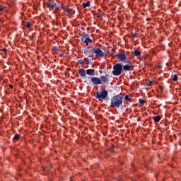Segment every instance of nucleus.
Masks as SVG:
<instances>
[{
	"label": "nucleus",
	"instance_id": "obj_30",
	"mask_svg": "<svg viewBox=\"0 0 181 181\" xmlns=\"http://www.w3.org/2000/svg\"><path fill=\"white\" fill-rule=\"evenodd\" d=\"M10 88H13V85H9Z\"/></svg>",
	"mask_w": 181,
	"mask_h": 181
},
{
	"label": "nucleus",
	"instance_id": "obj_11",
	"mask_svg": "<svg viewBox=\"0 0 181 181\" xmlns=\"http://www.w3.org/2000/svg\"><path fill=\"white\" fill-rule=\"evenodd\" d=\"M100 81H103V83H108V81H110V79L105 76H101Z\"/></svg>",
	"mask_w": 181,
	"mask_h": 181
},
{
	"label": "nucleus",
	"instance_id": "obj_18",
	"mask_svg": "<svg viewBox=\"0 0 181 181\" xmlns=\"http://www.w3.org/2000/svg\"><path fill=\"white\" fill-rule=\"evenodd\" d=\"M82 6H83V8H87V7L90 6V2L87 1L86 3H83Z\"/></svg>",
	"mask_w": 181,
	"mask_h": 181
},
{
	"label": "nucleus",
	"instance_id": "obj_7",
	"mask_svg": "<svg viewBox=\"0 0 181 181\" xmlns=\"http://www.w3.org/2000/svg\"><path fill=\"white\" fill-rule=\"evenodd\" d=\"M90 81H92L93 84H95V86L103 84V81H101V79H100V78L92 77L90 78Z\"/></svg>",
	"mask_w": 181,
	"mask_h": 181
},
{
	"label": "nucleus",
	"instance_id": "obj_31",
	"mask_svg": "<svg viewBox=\"0 0 181 181\" xmlns=\"http://www.w3.org/2000/svg\"><path fill=\"white\" fill-rule=\"evenodd\" d=\"M84 53H85V54H87V52L86 51L84 52Z\"/></svg>",
	"mask_w": 181,
	"mask_h": 181
},
{
	"label": "nucleus",
	"instance_id": "obj_23",
	"mask_svg": "<svg viewBox=\"0 0 181 181\" xmlns=\"http://www.w3.org/2000/svg\"><path fill=\"white\" fill-rule=\"evenodd\" d=\"M30 26H32L30 23V22H26V28H28V29H30Z\"/></svg>",
	"mask_w": 181,
	"mask_h": 181
},
{
	"label": "nucleus",
	"instance_id": "obj_5",
	"mask_svg": "<svg viewBox=\"0 0 181 181\" xmlns=\"http://www.w3.org/2000/svg\"><path fill=\"white\" fill-rule=\"evenodd\" d=\"M45 5H47V8L49 9H55V11H59V8H60L59 6H57V3L50 0L46 1Z\"/></svg>",
	"mask_w": 181,
	"mask_h": 181
},
{
	"label": "nucleus",
	"instance_id": "obj_17",
	"mask_svg": "<svg viewBox=\"0 0 181 181\" xmlns=\"http://www.w3.org/2000/svg\"><path fill=\"white\" fill-rule=\"evenodd\" d=\"M141 53L140 51L135 49L134 50V56H136V57H139V56H141Z\"/></svg>",
	"mask_w": 181,
	"mask_h": 181
},
{
	"label": "nucleus",
	"instance_id": "obj_27",
	"mask_svg": "<svg viewBox=\"0 0 181 181\" xmlns=\"http://www.w3.org/2000/svg\"><path fill=\"white\" fill-rule=\"evenodd\" d=\"M2 11H4V7L0 6V12Z\"/></svg>",
	"mask_w": 181,
	"mask_h": 181
},
{
	"label": "nucleus",
	"instance_id": "obj_1",
	"mask_svg": "<svg viewBox=\"0 0 181 181\" xmlns=\"http://www.w3.org/2000/svg\"><path fill=\"white\" fill-rule=\"evenodd\" d=\"M124 98L119 95H116L111 98V107L112 108H119L122 105Z\"/></svg>",
	"mask_w": 181,
	"mask_h": 181
},
{
	"label": "nucleus",
	"instance_id": "obj_25",
	"mask_svg": "<svg viewBox=\"0 0 181 181\" xmlns=\"http://www.w3.org/2000/svg\"><path fill=\"white\" fill-rule=\"evenodd\" d=\"M153 81H148V86H153Z\"/></svg>",
	"mask_w": 181,
	"mask_h": 181
},
{
	"label": "nucleus",
	"instance_id": "obj_9",
	"mask_svg": "<svg viewBox=\"0 0 181 181\" xmlns=\"http://www.w3.org/2000/svg\"><path fill=\"white\" fill-rule=\"evenodd\" d=\"M86 74H88V76H95V70L94 69H86Z\"/></svg>",
	"mask_w": 181,
	"mask_h": 181
},
{
	"label": "nucleus",
	"instance_id": "obj_16",
	"mask_svg": "<svg viewBox=\"0 0 181 181\" xmlns=\"http://www.w3.org/2000/svg\"><path fill=\"white\" fill-rule=\"evenodd\" d=\"M123 70H125V71H129V70H131V66L130 65H124L123 66Z\"/></svg>",
	"mask_w": 181,
	"mask_h": 181
},
{
	"label": "nucleus",
	"instance_id": "obj_3",
	"mask_svg": "<svg viewBox=\"0 0 181 181\" xmlns=\"http://www.w3.org/2000/svg\"><path fill=\"white\" fill-rule=\"evenodd\" d=\"M122 74V64L117 63L113 66L112 75L121 76Z\"/></svg>",
	"mask_w": 181,
	"mask_h": 181
},
{
	"label": "nucleus",
	"instance_id": "obj_22",
	"mask_svg": "<svg viewBox=\"0 0 181 181\" xmlns=\"http://www.w3.org/2000/svg\"><path fill=\"white\" fill-rule=\"evenodd\" d=\"M178 76L177 74H175L173 77V81H177Z\"/></svg>",
	"mask_w": 181,
	"mask_h": 181
},
{
	"label": "nucleus",
	"instance_id": "obj_12",
	"mask_svg": "<svg viewBox=\"0 0 181 181\" xmlns=\"http://www.w3.org/2000/svg\"><path fill=\"white\" fill-rule=\"evenodd\" d=\"M20 138H21V135L16 134L13 139V142H16V141H19Z\"/></svg>",
	"mask_w": 181,
	"mask_h": 181
},
{
	"label": "nucleus",
	"instance_id": "obj_29",
	"mask_svg": "<svg viewBox=\"0 0 181 181\" xmlns=\"http://www.w3.org/2000/svg\"><path fill=\"white\" fill-rule=\"evenodd\" d=\"M101 16V14L98 13L97 14V18H100Z\"/></svg>",
	"mask_w": 181,
	"mask_h": 181
},
{
	"label": "nucleus",
	"instance_id": "obj_21",
	"mask_svg": "<svg viewBox=\"0 0 181 181\" xmlns=\"http://www.w3.org/2000/svg\"><path fill=\"white\" fill-rule=\"evenodd\" d=\"M83 62L86 64H90V59L88 58H84Z\"/></svg>",
	"mask_w": 181,
	"mask_h": 181
},
{
	"label": "nucleus",
	"instance_id": "obj_8",
	"mask_svg": "<svg viewBox=\"0 0 181 181\" xmlns=\"http://www.w3.org/2000/svg\"><path fill=\"white\" fill-rule=\"evenodd\" d=\"M78 74L79 76H81V77L82 78H83L84 77H86V76H87V72L86 71L83 69V68H80L78 70Z\"/></svg>",
	"mask_w": 181,
	"mask_h": 181
},
{
	"label": "nucleus",
	"instance_id": "obj_20",
	"mask_svg": "<svg viewBox=\"0 0 181 181\" xmlns=\"http://www.w3.org/2000/svg\"><path fill=\"white\" fill-rule=\"evenodd\" d=\"M61 8H62V9H63L64 12H67V8H66L64 4H62Z\"/></svg>",
	"mask_w": 181,
	"mask_h": 181
},
{
	"label": "nucleus",
	"instance_id": "obj_15",
	"mask_svg": "<svg viewBox=\"0 0 181 181\" xmlns=\"http://www.w3.org/2000/svg\"><path fill=\"white\" fill-rule=\"evenodd\" d=\"M124 101H127L129 103H132V99H131V98H129V95H126L124 96Z\"/></svg>",
	"mask_w": 181,
	"mask_h": 181
},
{
	"label": "nucleus",
	"instance_id": "obj_19",
	"mask_svg": "<svg viewBox=\"0 0 181 181\" xmlns=\"http://www.w3.org/2000/svg\"><path fill=\"white\" fill-rule=\"evenodd\" d=\"M139 104L141 105V107H142V106H144L145 103H146V101H145V100H144V99H139Z\"/></svg>",
	"mask_w": 181,
	"mask_h": 181
},
{
	"label": "nucleus",
	"instance_id": "obj_14",
	"mask_svg": "<svg viewBox=\"0 0 181 181\" xmlns=\"http://www.w3.org/2000/svg\"><path fill=\"white\" fill-rule=\"evenodd\" d=\"M160 119H162V117L159 115L153 117L154 122H159V121H160Z\"/></svg>",
	"mask_w": 181,
	"mask_h": 181
},
{
	"label": "nucleus",
	"instance_id": "obj_10",
	"mask_svg": "<svg viewBox=\"0 0 181 181\" xmlns=\"http://www.w3.org/2000/svg\"><path fill=\"white\" fill-rule=\"evenodd\" d=\"M86 46H88L89 43L91 45L93 43V40H91L90 37H87L85 38V40L83 41Z\"/></svg>",
	"mask_w": 181,
	"mask_h": 181
},
{
	"label": "nucleus",
	"instance_id": "obj_6",
	"mask_svg": "<svg viewBox=\"0 0 181 181\" xmlns=\"http://www.w3.org/2000/svg\"><path fill=\"white\" fill-rule=\"evenodd\" d=\"M116 57H117V59H119V60L122 63H125L128 60V58L127 57V54H125V51L117 53L116 54Z\"/></svg>",
	"mask_w": 181,
	"mask_h": 181
},
{
	"label": "nucleus",
	"instance_id": "obj_4",
	"mask_svg": "<svg viewBox=\"0 0 181 181\" xmlns=\"http://www.w3.org/2000/svg\"><path fill=\"white\" fill-rule=\"evenodd\" d=\"M108 95V90H101L96 93L95 98H98L100 101L105 100Z\"/></svg>",
	"mask_w": 181,
	"mask_h": 181
},
{
	"label": "nucleus",
	"instance_id": "obj_24",
	"mask_svg": "<svg viewBox=\"0 0 181 181\" xmlns=\"http://www.w3.org/2000/svg\"><path fill=\"white\" fill-rule=\"evenodd\" d=\"M78 63H79V64L83 65V64H84V60L81 59V60L78 61Z\"/></svg>",
	"mask_w": 181,
	"mask_h": 181
},
{
	"label": "nucleus",
	"instance_id": "obj_2",
	"mask_svg": "<svg viewBox=\"0 0 181 181\" xmlns=\"http://www.w3.org/2000/svg\"><path fill=\"white\" fill-rule=\"evenodd\" d=\"M90 52L92 53H94L96 56V57H101V58H104L105 59L107 57V55H105V54L104 53V52H103V50H101V49L95 47L93 48H92L90 49Z\"/></svg>",
	"mask_w": 181,
	"mask_h": 181
},
{
	"label": "nucleus",
	"instance_id": "obj_32",
	"mask_svg": "<svg viewBox=\"0 0 181 181\" xmlns=\"http://www.w3.org/2000/svg\"><path fill=\"white\" fill-rule=\"evenodd\" d=\"M83 39H84V38H82V39H81L82 42H83Z\"/></svg>",
	"mask_w": 181,
	"mask_h": 181
},
{
	"label": "nucleus",
	"instance_id": "obj_26",
	"mask_svg": "<svg viewBox=\"0 0 181 181\" xmlns=\"http://www.w3.org/2000/svg\"><path fill=\"white\" fill-rule=\"evenodd\" d=\"M2 52H4L5 53H6V52H8V49L6 48H3Z\"/></svg>",
	"mask_w": 181,
	"mask_h": 181
},
{
	"label": "nucleus",
	"instance_id": "obj_13",
	"mask_svg": "<svg viewBox=\"0 0 181 181\" xmlns=\"http://www.w3.org/2000/svg\"><path fill=\"white\" fill-rule=\"evenodd\" d=\"M66 12L69 13V15H74V13H76V11L71 8H67Z\"/></svg>",
	"mask_w": 181,
	"mask_h": 181
},
{
	"label": "nucleus",
	"instance_id": "obj_28",
	"mask_svg": "<svg viewBox=\"0 0 181 181\" xmlns=\"http://www.w3.org/2000/svg\"><path fill=\"white\" fill-rule=\"evenodd\" d=\"M132 37L134 39H135V37H136V35H134V34H133V35H132Z\"/></svg>",
	"mask_w": 181,
	"mask_h": 181
}]
</instances>
